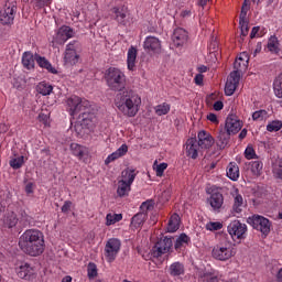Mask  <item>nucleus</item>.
<instances>
[{"instance_id": "obj_20", "label": "nucleus", "mask_w": 282, "mask_h": 282, "mask_svg": "<svg viewBox=\"0 0 282 282\" xmlns=\"http://www.w3.org/2000/svg\"><path fill=\"white\" fill-rule=\"evenodd\" d=\"M199 144L197 143V139L191 138L186 141V155L187 158H192V160H197V155H199Z\"/></svg>"}, {"instance_id": "obj_26", "label": "nucleus", "mask_w": 282, "mask_h": 282, "mask_svg": "<svg viewBox=\"0 0 282 282\" xmlns=\"http://www.w3.org/2000/svg\"><path fill=\"white\" fill-rule=\"evenodd\" d=\"M180 224H182L180 215L173 214L167 221L166 231L177 232V230H180Z\"/></svg>"}, {"instance_id": "obj_44", "label": "nucleus", "mask_w": 282, "mask_h": 282, "mask_svg": "<svg viewBox=\"0 0 282 282\" xmlns=\"http://www.w3.org/2000/svg\"><path fill=\"white\" fill-rule=\"evenodd\" d=\"M272 172L274 177L282 180V159L275 160L273 163Z\"/></svg>"}, {"instance_id": "obj_3", "label": "nucleus", "mask_w": 282, "mask_h": 282, "mask_svg": "<svg viewBox=\"0 0 282 282\" xmlns=\"http://www.w3.org/2000/svg\"><path fill=\"white\" fill-rule=\"evenodd\" d=\"M115 105L127 118H135L140 111L142 98L133 90H123L117 94Z\"/></svg>"}, {"instance_id": "obj_42", "label": "nucleus", "mask_w": 282, "mask_h": 282, "mask_svg": "<svg viewBox=\"0 0 282 282\" xmlns=\"http://www.w3.org/2000/svg\"><path fill=\"white\" fill-rule=\"evenodd\" d=\"M191 242V238L186 234H181L174 245L175 250H180L183 246H187Z\"/></svg>"}, {"instance_id": "obj_51", "label": "nucleus", "mask_w": 282, "mask_h": 282, "mask_svg": "<svg viewBox=\"0 0 282 282\" xmlns=\"http://www.w3.org/2000/svg\"><path fill=\"white\" fill-rule=\"evenodd\" d=\"M224 228V225L219 221H209L206 224V230L215 231V230H221Z\"/></svg>"}, {"instance_id": "obj_63", "label": "nucleus", "mask_w": 282, "mask_h": 282, "mask_svg": "<svg viewBox=\"0 0 282 282\" xmlns=\"http://www.w3.org/2000/svg\"><path fill=\"white\" fill-rule=\"evenodd\" d=\"M37 118H39L40 122H44V124H47V120H48L47 115L40 113Z\"/></svg>"}, {"instance_id": "obj_11", "label": "nucleus", "mask_w": 282, "mask_h": 282, "mask_svg": "<svg viewBox=\"0 0 282 282\" xmlns=\"http://www.w3.org/2000/svg\"><path fill=\"white\" fill-rule=\"evenodd\" d=\"M76 45H78V42L76 41L69 42L66 45V51L64 54L65 65H76V63H78L80 56L78 55V53H76Z\"/></svg>"}, {"instance_id": "obj_27", "label": "nucleus", "mask_w": 282, "mask_h": 282, "mask_svg": "<svg viewBox=\"0 0 282 282\" xmlns=\"http://www.w3.org/2000/svg\"><path fill=\"white\" fill-rule=\"evenodd\" d=\"M35 61L40 67L43 69H47L50 74H58V70L54 66H52V63L47 61V58L41 56V55H35Z\"/></svg>"}, {"instance_id": "obj_18", "label": "nucleus", "mask_w": 282, "mask_h": 282, "mask_svg": "<svg viewBox=\"0 0 282 282\" xmlns=\"http://www.w3.org/2000/svg\"><path fill=\"white\" fill-rule=\"evenodd\" d=\"M231 196L234 197L232 213H235V215H239L241 210H243V206H246L243 196L239 194L238 188H234Z\"/></svg>"}, {"instance_id": "obj_49", "label": "nucleus", "mask_w": 282, "mask_h": 282, "mask_svg": "<svg viewBox=\"0 0 282 282\" xmlns=\"http://www.w3.org/2000/svg\"><path fill=\"white\" fill-rule=\"evenodd\" d=\"M250 166L253 175H261V171H263V163L261 161H253L250 163Z\"/></svg>"}, {"instance_id": "obj_54", "label": "nucleus", "mask_w": 282, "mask_h": 282, "mask_svg": "<svg viewBox=\"0 0 282 282\" xmlns=\"http://www.w3.org/2000/svg\"><path fill=\"white\" fill-rule=\"evenodd\" d=\"M245 158L247 160H254L257 158V153L252 147H247L245 150Z\"/></svg>"}, {"instance_id": "obj_60", "label": "nucleus", "mask_w": 282, "mask_h": 282, "mask_svg": "<svg viewBox=\"0 0 282 282\" xmlns=\"http://www.w3.org/2000/svg\"><path fill=\"white\" fill-rule=\"evenodd\" d=\"M194 80H195V83H196L197 85H204V75L197 74V75L195 76Z\"/></svg>"}, {"instance_id": "obj_4", "label": "nucleus", "mask_w": 282, "mask_h": 282, "mask_svg": "<svg viewBox=\"0 0 282 282\" xmlns=\"http://www.w3.org/2000/svg\"><path fill=\"white\" fill-rule=\"evenodd\" d=\"M105 80L111 91H122L124 83H127V76L120 68L110 67L105 73Z\"/></svg>"}, {"instance_id": "obj_19", "label": "nucleus", "mask_w": 282, "mask_h": 282, "mask_svg": "<svg viewBox=\"0 0 282 282\" xmlns=\"http://www.w3.org/2000/svg\"><path fill=\"white\" fill-rule=\"evenodd\" d=\"M197 144L200 149H210L213 144H215V139H213V135H210V133L202 130L198 132Z\"/></svg>"}, {"instance_id": "obj_5", "label": "nucleus", "mask_w": 282, "mask_h": 282, "mask_svg": "<svg viewBox=\"0 0 282 282\" xmlns=\"http://www.w3.org/2000/svg\"><path fill=\"white\" fill-rule=\"evenodd\" d=\"M235 254H237V248L230 241L220 242L212 250V257L216 261H230Z\"/></svg>"}, {"instance_id": "obj_6", "label": "nucleus", "mask_w": 282, "mask_h": 282, "mask_svg": "<svg viewBox=\"0 0 282 282\" xmlns=\"http://www.w3.org/2000/svg\"><path fill=\"white\" fill-rule=\"evenodd\" d=\"M171 248H173V239L169 237H164L160 239L155 246L151 250V258L152 259H160L162 254H167L171 252Z\"/></svg>"}, {"instance_id": "obj_35", "label": "nucleus", "mask_w": 282, "mask_h": 282, "mask_svg": "<svg viewBox=\"0 0 282 282\" xmlns=\"http://www.w3.org/2000/svg\"><path fill=\"white\" fill-rule=\"evenodd\" d=\"M36 90L41 94V96H50V94L54 91V86H52L50 83L41 82L36 86Z\"/></svg>"}, {"instance_id": "obj_57", "label": "nucleus", "mask_w": 282, "mask_h": 282, "mask_svg": "<svg viewBox=\"0 0 282 282\" xmlns=\"http://www.w3.org/2000/svg\"><path fill=\"white\" fill-rule=\"evenodd\" d=\"M153 208V203L144 202L141 204V210H151Z\"/></svg>"}, {"instance_id": "obj_64", "label": "nucleus", "mask_w": 282, "mask_h": 282, "mask_svg": "<svg viewBox=\"0 0 282 282\" xmlns=\"http://www.w3.org/2000/svg\"><path fill=\"white\" fill-rule=\"evenodd\" d=\"M275 280H276L278 282H282V268L279 269V271L276 272V274H275Z\"/></svg>"}, {"instance_id": "obj_43", "label": "nucleus", "mask_w": 282, "mask_h": 282, "mask_svg": "<svg viewBox=\"0 0 282 282\" xmlns=\"http://www.w3.org/2000/svg\"><path fill=\"white\" fill-rule=\"evenodd\" d=\"M9 164L11 169H13L14 171H19V169H21V166L25 164V156L22 155V156L13 158L9 161Z\"/></svg>"}, {"instance_id": "obj_59", "label": "nucleus", "mask_w": 282, "mask_h": 282, "mask_svg": "<svg viewBox=\"0 0 282 282\" xmlns=\"http://www.w3.org/2000/svg\"><path fill=\"white\" fill-rule=\"evenodd\" d=\"M192 14H193V11H191V9H185L181 11L182 19H188V17H191Z\"/></svg>"}, {"instance_id": "obj_28", "label": "nucleus", "mask_w": 282, "mask_h": 282, "mask_svg": "<svg viewBox=\"0 0 282 282\" xmlns=\"http://www.w3.org/2000/svg\"><path fill=\"white\" fill-rule=\"evenodd\" d=\"M138 58V50L133 46H131L128 50V56H127V65H128V69L130 72H133V69H135V61Z\"/></svg>"}, {"instance_id": "obj_62", "label": "nucleus", "mask_w": 282, "mask_h": 282, "mask_svg": "<svg viewBox=\"0 0 282 282\" xmlns=\"http://www.w3.org/2000/svg\"><path fill=\"white\" fill-rule=\"evenodd\" d=\"M214 109H215V111H221V109H224V102H221V101H216V102L214 104Z\"/></svg>"}, {"instance_id": "obj_31", "label": "nucleus", "mask_w": 282, "mask_h": 282, "mask_svg": "<svg viewBox=\"0 0 282 282\" xmlns=\"http://www.w3.org/2000/svg\"><path fill=\"white\" fill-rule=\"evenodd\" d=\"M230 133L228 130H220L217 137V145L219 149H226V145L228 144V141L230 140Z\"/></svg>"}, {"instance_id": "obj_21", "label": "nucleus", "mask_w": 282, "mask_h": 282, "mask_svg": "<svg viewBox=\"0 0 282 282\" xmlns=\"http://www.w3.org/2000/svg\"><path fill=\"white\" fill-rule=\"evenodd\" d=\"M128 152H129V147L123 143L118 150H116L115 152H112L106 158L105 164L109 165L111 164V162H116V160H119V158H123V155H127Z\"/></svg>"}, {"instance_id": "obj_17", "label": "nucleus", "mask_w": 282, "mask_h": 282, "mask_svg": "<svg viewBox=\"0 0 282 282\" xmlns=\"http://www.w3.org/2000/svg\"><path fill=\"white\" fill-rule=\"evenodd\" d=\"M240 79H241V76H239V74L230 73L225 85L226 96H232V94H235V91L237 90V87H239Z\"/></svg>"}, {"instance_id": "obj_39", "label": "nucleus", "mask_w": 282, "mask_h": 282, "mask_svg": "<svg viewBox=\"0 0 282 282\" xmlns=\"http://www.w3.org/2000/svg\"><path fill=\"white\" fill-rule=\"evenodd\" d=\"M144 221H147V213H139L132 217L131 226L133 228H140Z\"/></svg>"}, {"instance_id": "obj_45", "label": "nucleus", "mask_w": 282, "mask_h": 282, "mask_svg": "<svg viewBox=\"0 0 282 282\" xmlns=\"http://www.w3.org/2000/svg\"><path fill=\"white\" fill-rule=\"evenodd\" d=\"M118 221H122V214H108L106 216L107 226H113V224H118Z\"/></svg>"}, {"instance_id": "obj_53", "label": "nucleus", "mask_w": 282, "mask_h": 282, "mask_svg": "<svg viewBox=\"0 0 282 282\" xmlns=\"http://www.w3.org/2000/svg\"><path fill=\"white\" fill-rule=\"evenodd\" d=\"M241 36H248V20H239Z\"/></svg>"}, {"instance_id": "obj_34", "label": "nucleus", "mask_w": 282, "mask_h": 282, "mask_svg": "<svg viewBox=\"0 0 282 282\" xmlns=\"http://www.w3.org/2000/svg\"><path fill=\"white\" fill-rule=\"evenodd\" d=\"M227 177L232 182H237L239 180V166L236 163H229L227 166Z\"/></svg>"}, {"instance_id": "obj_9", "label": "nucleus", "mask_w": 282, "mask_h": 282, "mask_svg": "<svg viewBox=\"0 0 282 282\" xmlns=\"http://www.w3.org/2000/svg\"><path fill=\"white\" fill-rule=\"evenodd\" d=\"M19 279L24 281H34L36 279V268L28 262H21L15 268Z\"/></svg>"}, {"instance_id": "obj_37", "label": "nucleus", "mask_w": 282, "mask_h": 282, "mask_svg": "<svg viewBox=\"0 0 282 282\" xmlns=\"http://www.w3.org/2000/svg\"><path fill=\"white\" fill-rule=\"evenodd\" d=\"M115 19L119 23H124L127 19V7H116L113 8Z\"/></svg>"}, {"instance_id": "obj_22", "label": "nucleus", "mask_w": 282, "mask_h": 282, "mask_svg": "<svg viewBox=\"0 0 282 282\" xmlns=\"http://www.w3.org/2000/svg\"><path fill=\"white\" fill-rule=\"evenodd\" d=\"M198 279L200 282H219V272L215 269L200 271Z\"/></svg>"}, {"instance_id": "obj_15", "label": "nucleus", "mask_w": 282, "mask_h": 282, "mask_svg": "<svg viewBox=\"0 0 282 282\" xmlns=\"http://www.w3.org/2000/svg\"><path fill=\"white\" fill-rule=\"evenodd\" d=\"M250 61V57L248 56V53L242 52L240 55L236 58L234 63V72L241 76L246 69H248V63Z\"/></svg>"}, {"instance_id": "obj_25", "label": "nucleus", "mask_w": 282, "mask_h": 282, "mask_svg": "<svg viewBox=\"0 0 282 282\" xmlns=\"http://www.w3.org/2000/svg\"><path fill=\"white\" fill-rule=\"evenodd\" d=\"M138 173H135V170L131 167H127L121 172V180L120 182H124L126 184H130L132 186L133 182H135Z\"/></svg>"}, {"instance_id": "obj_32", "label": "nucleus", "mask_w": 282, "mask_h": 282, "mask_svg": "<svg viewBox=\"0 0 282 282\" xmlns=\"http://www.w3.org/2000/svg\"><path fill=\"white\" fill-rule=\"evenodd\" d=\"M70 151H72L73 155H75V158L83 160V158L85 156V153H87V148L83 147L78 143H72Z\"/></svg>"}, {"instance_id": "obj_61", "label": "nucleus", "mask_w": 282, "mask_h": 282, "mask_svg": "<svg viewBox=\"0 0 282 282\" xmlns=\"http://www.w3.org/2000/svg\"><path fill=\"white\" fill-rule=\"evenodd\" d=\"M25 193H28V195L34 193V184H32V183L26 184Z\"/></svg>"}, {"instance_id": "obj_56", "label": "nucleus", "mask_w": 282, "mask_h": 282, "mask_svg": "<svg viewBox=\"0 0 282 282\" xmlns=\"http://www.w3.org/2000/svg\"><path fill=\"white\" fill-rule=\"evenodd\" d=\"M248 10H250V9H248L246 7L241 8L239 21H246V17H248Z\"/></svg>"}, {"instance_id": "obj_1", "label": "nucleus", "mask_w": 282, "mask_h": 282, "mask_svg": "<svg viewBox=\"0 0 282 282\" xmlns=\"http://www.w3.org/2000/svg\"><path fill=\"white\" fill-rule=\"evenodd\" d=\"M66 106L68 113H70L73 118L78 116V121L82 127H86L89 131H94V129H96L98 118H96V110L89 100L83 99L78 96H72L66 100Z\"/></svg>"}, {"instance_id": "obj_55", "label": "nucleus", "mask_w": 282, "mask_h": 282, "mask_svg": "<svg viewBox=\"0 0 282 282\" xmlns=\"http://www.w3.org/2000/svg\"><path fill=\"white\" fill-rule=\"evenodd\" d=\"M207 120H209V122H213V124H219V119L217 118V115L213 112L207 115Z\"/></svg>"}, {"instance_id": "obj_29", "label": "nucleus", "mask_w": 282, "mask_h": 282, "mask_svg": "<svg viewBox=\"0 0 282 282\" xmlns=\"http://www.w3.org/2000/svg\"><path fill=\"white\" fill-rule=\"evenodd\" d=\"M35 61L36 57L34 58V54H32V52H24L22 54V65L25 69H34Z\"/></svg>"}, {"instance_id": "obj_13", "label": "nucleus", "mask_w": 282, "mask_h": 282, "mask_svg": "<svg viewBox=\"0 0 282 282\" xmlns=\"http://www.w3.org/2000/svg\"><path fill=\"white\" fill-rule=\"evenodd\" d=\"M143 50L149 54H160L162 52V42L156 36L149 35L143 42Z\"/></svg>"}, {"instance_id": "obj_41", "label": "nucleus", "mask_w": 282, "mask_h": 282, "mask_svg": "<svg viewBox=\"0 0 282 282\" xmlns=\"http://www.w3.org/2000/svg\"><path fill=\"white\" fill-rule=\"evenodd\" d=\"M156 116H166L171 111V104L163 102L154 107Z\"/></svg>"}, {"instance_id": "obj_16", "label": "nucleus", "mask_w": 282, "mask_h": 282, "mask_svg": "<svg viewBox=\"0 0 282 282\" xmlns=\"http://www.w3.org/2000/svg\"><path fill=\"white\" fill-rule=\"evenodd\" d=\"M241 120L237 116H228L225 123V131H228L231 135L239 133L241 131Z\"/></svg>"}, {"instance_id": "obj_12", "label": "nucleus", "mask_w": 282, "mask_h": 282, "mask_svg": "<svg viewBox=\"0 0 282 282\" xmlns=\"http://www.w3.org/2000/svg\"><path fill=\"white\" fill-rule=\"evenodd\" d=\"M188 43V31L182 28L174 30L172 34V45L178 50Z\"/></svg>"}, {"instance_id": "obj_7", "label": "nucleus", "mask_w": 282, "mask_h": 282, "mask_svg": "<svg viewBox=\"0 0 282 282\" xmlns=\"http://www.w3.org/2000/svg\"><path fill=\"white\" fill-rule=\"evenodd\" d=\"M227 232H229L234 241H237V239H246L248 226L239 220H232L227 227Z\"/></svg>"}, {"instance_id": "obj_2", "label": "nucleus", "mask_w": 282, "mask_h": 282, "mask_svg": "<svg viewBox=\"0 0 282 282\" xmlns=\"http://www.w3.org/2000/svg\"><path fill=\"white\" fill-rule=\"evenodd\" d=\"M19 248L29 257H41L45 252V235L39 229H26L19 238Z\"/></svg>"}, {"instance_id": "obj_8", "label": "nucleus", "mask_w": 282, "mask_h": 282, "mask_svg": "<svg viewBox=\"0 0 282 282\" xmlns=\"http://www.w3.org/2000/svg\"><path fill=\"white\" fill-rule=\"evenodd\" d=\"M248 224L252 226L256 230H259L262 232V235H269L270 234V220L263 216L254 215L247 219Z\"/></svg>"}, {"instance_id": "obj_36", "label": "nucleus", "mask_w": 282, "mask_h": 282, "mask_svg": "<svg viewBox=\"0 0 282 282\" xmlns=\"http://www.w3.org/2000/svg\"><path fill=\"white\" fill-rule=\"evenodd\" d=\"M169 270L171 276H182L184 274V264L182 262H173Z\"/></svg>"}, {"instance_id": "obj_58", "label": "nucleus", "mask_w": 282, "mask_h": 282, "mask_svg": "<svg viewBox=\"0 0 282 282\" xmlns=\"http://www.w3.org/2000/svg\"><path fill=\"white\" fill-rule=\"evenodd\" d=\"M69 208H72V202L66 200L62 206V213H69Z\"/></svg>"}, {"instance_id": "obj_40", "label": "nucleus", "mask_w": 282, "mask_h": 282, "mask_svg": "<svg viewBox=\"0 0 282 282\" xmlns=\"http://www.w3.org/2000/svg\"><path fill=\"white\" fill-rule=\"evenodd\" d=\"M267 47L269 52H271L272 54H279V39L275 35H271V37L268 41Z\"/></svg>"}, {"instance_id": "obj_23", "label": "nucleus", "mask_w": 282, "mask_h": 282, "mask_svg": "<svg viewBox=\"0 0 282 282\" xmlns=\"http://www.w3.org/2000/svg\"><path fill=\"white\" fill-rule=\"evenodd\" d=\"M208 204L213 210H221V206H224V194L219 192L213 193L208 198Z\"/></svg>"}, {"instance_id": "obj_14", "label": "nucleus", "mask_w": 282, "mask_h": 282, "mask_svg": "<svg viewBox=\"0 0 282 282\" xmlns=\"http://www.w3.org/2000/svg\"><path fill=\"white\" fill-rule=\"evenodd\" d=\"M15 12L17 6L12 4L8 7V4H6L4 9L0 12V23H2V25H11V23H14Z\"/></svg>"}, {"instance_id": "obj_46", "label": "nucleus", "mask_w": 282, "mask_h": 282, "mask_svg": "<svg viewBox=\"0 0 282 282\" xmlns=\"http://www.w3.org/2000/svg\"><path fill=\"white\" fill-rule=\"evenodd\" d=\"M169 169V164L167 163H160L158 164V161H154L153 164V170L156 173V177H162V175H164V171Z\"/></svg>"}, {"instance_id": "obj_10", "label": "nucleus", "mask_w": 282, "mask_h": 282, "mask_svg": "<svg viewBox=\"0 0 282 282\" xmlns=\"http://www.w3.org/2000/svg\"><path fill=\"white\" fill-rule=\"evenodd\" d=\"M121 246L122 243L120 242V239L117 238H110L107 241L105 247V254L109 263L116 261V257H118V252H120Z\"/></svg>"}, {"instance_id": "obj_50", "label": "nucleus", "mask_w": 282, "mask_h": 282, "mask_svg": "<svg viewBox=\"0 0 282 282\" xmlns=\"http://www.w3.org/2000/svg\"><path fill=\"white\" fill-rule=\"evenodd\" d=\"M265 34V29L261 26H253L250 33V39L261 37Z\"/></svg>"}, {"instance_id": "obj_48", "label": "nucleus", "mask_w": 282, "mask_h": 282, "mask_svg": "<svg viewBox=\"0 0 282 282\" xmlns=\"http://www.w3.org/2000/svg\"><path fill=\"white\" fill-rule=\"evenodd\" d=\"M88 279H96L98 276V267L94 262H89L87 267Z\"/></svg>"}, {"instance_id": "obj_30", "label": "nucleus", "mask_w": 282, "mask_h": 282, "mask_svg": "<svg viewBox=\"0 0 282 282\" xmlns=\"http://www.w3.org/2000/svg\"><path fill=\"white\" fill-rule=\"evenodd\" d=\"M131 193V185L124 183L123 181H118L117 183V195L118 197H127Z\"/></svg>"}, {"instance_id": "obj_47", "label": "nucleus", "mask_w": 282, "mask_h": 282, "mask_svg": "<svg viewBox=\"0 0 282 282\" xmlns=\"http://www.w3.org/2000/svg\"><path fill=\"white\" fill-rule=\"evenodd\" d=\"M281 129H282L281 120H273L267 124V131H270V133L281 131Z\"/></svg>"}, {"instance_id": "obj_24", "label": "nucleus", "mask_w": 282, "mask_h": 282, "mask_svg": "<svg viewBox=\"0 0 282 282\" xmlns=\"http://www.w3.org/2000/svg\"><path fill=\"white\" fill-rule=\"evenodd\" d=\"M73 36H74V30H72V28H69V26L64 25V26L59 28V30L57 32V41L59 43H66Z\"/></svg>"}, {"instance_id": "obj_52", "label": "nucleus", "mask_w": 282, "mask_h": 282, "mask_svg": "<svg viewBox=\"0 0 282 282\" xmlns=\"http://www.w3.org/2000/svg\"><path fill=\"white\" fill-rule=\"evenodd\" d=\"M267 116L268 112L265 110H257L252 113V120L260 122L261 120H264Z\"/></svg>"}, {"instance_id": "obj_38", "label": "nucleus", "mask_w": 282, "mask_h": 282, "mask_svg": "<svg viewBox=\"0 0 282 282\" xmlns=\"http://www.w3.org/2000/svg\"><path fill=\"white\" fill-rule=\"evenodd\" d=\"M273 91L276 98H282V73H280L273 80Z\"/></svg>"}, {"instance_id": "obj_33", "label": "nucleus", "mask_w": 282, "mask_h": 282, "mask_svg": "<svg viewBox=\"0 0 282 282\" xmlns=\"http://www.w3.org/2000/svg\"><path fill=\"white\" fill-rule=\"evenodd\" d=\"M17 224H19V218H17V214H14L13 212L8 213L4 216L3 226H6V228H14Z\"/></svg>"}]
</instances>
